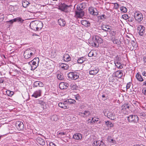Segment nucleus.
Wrapping results in <instances>:
<instances>
[{
	"instance_id": "obj_53",
	"label": "nucleus",
	"mask_w": 146,
	"mask_h": 146,
	"mask_svg": "<svg viewBox=\"0 0 146 146\" xmlns=\"http://www.w3.org/2000/svg\"><path fill=\"white\" fill-rule=\"evenodd\" d=\"M99 146H106V145L101 141L100 142V143Z\"/></svg>"
},
{
	"instance_id": "obj_61",
	"label": "nucleus",
	"mask_w": 146,
	"mask_h": 146,
	"mask_svg": "<svg viewBox=\"0 0 146 146\" xmlns=\"http://www.w3.org/2000/svg\"><path fill=\"white\" fill-rule=\"evenodd\" d=\"M88 123H93V121L92 120V119H89L88 120Z\"/></svg>"
},
{
	"instance_id": "obj_59",
	"label": "nucleus",
	"mask_w": 146,
	"mask_h": 146,
	"mask_svg": "<svg viewBox=\"0 0 146 146\" xmlns=\"http://www.w3.org/2000/svg\"><path fill=\"white\" fill-rule=\"evenodd\" d=\"M130 42V41L127 39L126 40L125 43H126L127 45H129Z\"/></svg>"
},
{
	"instance_id": "obj_1",
	"label": "nucleus",
	"mask_w": 146,
	"mask_h": 146,
	"mask_svg": "<svg viewBox=\"0 0 146 146\" xmlns=\"http://www.w3.org/2000/svg\"><path fill=\"white\" fill-rule=\"evenodd\" d=\"M89 44L94 47H98L99 46V44L103 42L102 38L98 36H94L92 39H90L89 41Z\"/></svg>"
},
{
	"instance_id": "obj_13",
	"label": "nucleus",
	"mask_w": 146,
	"mask_h": 146,
	"mask_svg": "<svg viewBox=\"0 0 146 146\" xmlns=\"http://www.w3.org/2000/svg\"><path fill=\"white\" fill-rule=\"evenodd\" d=\"M69 86V84L66 82H61L59 84V87L62 90L67 89Z\"/></svg>"
},
{
	"instance_id": "obj_57",
	"label": "nucleus",
	"mask_w": 146,
	"mask_h": 146,
	"mask_svg": "<svg viewBox=\"0 0 146 146\" xmlns=\"http://www.w3.org/2000/svg\"><path fill=\"white\" fill-rule=\"evenodd\" d=\"M88 56L89 57H92V56H93L94 54L92 52H91L88 54Z\"/></svg>"
},
{
	"instance_id": "obj_19",
	"label": "nucleus",
	"mask_w": 146,
	"mask_h": 146,
	"mask_svg": "<svg viewBox=\"0 0 146 146\" xmlns=\"http://www.w3.org/2000/svg\"><path fill=\"white\" fill-rule=\"evenodd\" d=\"M44 85L43 83L39 81H36L35 82L33 85V87H37L38 86L43 87Z\"/></svg>"
},
{
	"instance_id": "obj_23",
	"label": "nucleus",
	"mask_w": 146,
	"mask_h": 146,
	"mask_svg": "<svg viewBox=\"0 0 146 146\" xmlns=\"http://www.w3.org/2000/svg\"><path fill=\"white\" fill-rule=\"evenodd\" d=\"M60 67L64 70H67L68 69L69 66L68 64L65 63H61L60 65Z\"/></svg>"
},
{
	"instance_id": "obj_39",
	"label": "nucleus",
	"mask_w": 146,
	"mask_h": 146,
	"mask_svg": "<svg viewBox=\"0 0 146 146\" xmlns=\"http://www.w3.org/2000/svg\"><path fill=\"white\" fill-rule=\"evenodd\" d=\"M100 143V142L98 141L94 140L92 143V145L93 146H97Z\"/></svg>"
},
{
	"instance_id": "obj_41",
	"label": "nucleus",
	"mask_w": 146,
	"mask_h": 146,
	"mask_svg": "<svg viewBox=\"0 0 146 146\" xmlns=\"http://www.w3.org/2000/svg\"><path fill=\"white\" fill-rule=\"evenodd\" d=\"M64 57L65 59L66 60V61H69L71 59V58L70 57V56L68 55H65Z\"/></svg>"
},
{
	"instance_id": "obj_7",
	"label": "nucleus",
	"mask_w": 146,
	"mask_h": 146,
	"mask_svg": "<svg viewBox=\"0 0 146 146\" xmlns=\"http://www.w3.org/2000/svg\"><path fill=\"white\" fill-rule=\"evenodd\" d=\"M88 10L89 13L94 16H97L98 14V11L97 9L93 7H90L88 8Z\"/></svg>"
},
{
	"instance_id": "obj_45",
	"label": "nucleus",
	"mask_w": 146,
	"mask_h": 146,
	"mask_svg": "<svg viewBox=\"0 0 146 146\" xmlns=\"http://www.w3.org/2000/svg\"><path fill=\"white\" fill-rule=\"evenodd\" d=\"M76 100H79L80 99V96L78 94H77L74 96Z\"/></svg>"
},
{
	"instance_id": "obj_14",
	"label": "nucleus",
	"mask_w": 146,
	"mask_h": 146,
	"mask_svg": "<svg viewBox=\"0 0 146 146\" xmlns=\"http://www.w3.org/2000/svg\"><path fill=\"white\" fill-rule=\"evenodd\" d=\"M37 21H32L30 23V28L33 30L37 31Z\"/></svg>"
},
{
	"instance_id": "obj_15",
	"label": "nucleus",
	"mask_w": 146,
	"mask_h": 146,
	"mask_svg": "<svg viewBox=\"0 0 146 146\" xmlns=\"http://www.w3.org/2000/svg\"><path fill=\"white\" fill-rule=\"evenodd\" d=\"M98 71L99 69L96 67L94 68H91L89 71V73L91 75H95L98 72Z\"/></svg>"
},
{
	"instance_id": "obj_16",
	"label": "nucleus",
	"mask_w": 146,
	"mask_h": 146,
	"mask_svg": "<svg viewBox=\"0 0 146 146\" xmlns=\"http://www.w3.org/2000/svg\"><path fill=\"white\" fill-rule=\"evenodd\" d=\"M41 90H38L34 92L33 94L32 95V96L36 98H37L41 96Z\"/></svg>"
},
{
	"instance_id": "obj_58",
	"label": "nucleus",
	"mask_w": 146,
	"mask_h": 146,
	"mask_svg": "<svg viewBox=\"0 0 146 146\" xmlns=\"http://www.w3.org/2000/svg\"><path fill=\"white\" fill-rule=\"evenodd\" d=\"M142 92L143 94L146 95V88H144L142 90Z\"/></svg>"
},
{
	"instance_id": "obj_10",
	"label": "nucleus",
	"mask_w": 146,
	"mask_h": 146,
	"mask_svg": "<svg viewBox=\"0 0 146 146\" xmlns=\"http://www.w3.org/2000/svg\"><path fill=\"white\" fill-rule=\"evenodd\" d=\"M90 112L88 111L85 110L82 111V112H79V115L84 118L89 116L90 115Z\"/></svg>"
},
{
	"instance_id": "obj_37",
	"label": "nucleus",
	"mask_w": 146,
	"mask_h": 146,
	"mask_svg": "<svg viewBox=\"0 0 146 146\" xmlns=\"http://www.w3.org/2000/svg\"><path fill=\"white\" fill-rule=\"evenodd\" d=\"M116 74L119 77H121L123 75L122 71V70L117 71L116 72Z\"/></svg>"
},
{
	"instance_id": "obj_29",
	"label": "nucleus",
	"mask_w": 146,
	"mask_h": 146,
	"mask_svg": "<svg viewBox=\"0 0 146 146\" xmlns=\"http://www.w3.org/2000/svg\"><path fill=\"white\" fill-rule=\"evenodd\" d=\"M15 22L17 21L18 22H20V23H22L24 21V20L22 19V18L19 17H17L15 18Z\"/></svg>"
},
{
	"instance_id": "obj_28",
	"label": "nucleus",
	"mask_w": 146,
	"mask_h": 146,
	"mask_svg": "<svg viewBox=\"0 0 146 146\" xmlns=\"http://www.w3.org/2000/svg\"><path fill=\"white\" fill-rule=\"evenodd\" d=\"M66 103H67L68 105L69 104H74L76 102V101L74 100L69 99L66 100Z\"/></svg>"
},
{
	"instance_id": "obj_36",
	"label": "nucleus",
	"mask_w": 146,
	"mask_h": 146,
	"mask_svg": "<svg viewBox=\"0 0 146 146\" xmlns=\"http://www.w3.org/2000/svg\"><path fill=\"white\" fill-rule=\"evenodd\" d=\"M51 119L52 120L57 121L58 119V117L56 115H54L51 117Z\"/></svg>"
},
{
	"instance_id": "obj_44",
	"label": "nucleus",
	"mask_w": 146,
	"mask_h": 146,
	"mask_svg": "<svg viewBox=\"0 0 146 146\" xmlns=\"http://www.w3.org/2000/svg\"><path fill=\"white\" fill-rule=\"evenodd\" d=\"M122 17L125 20H127L129 18V16L127 14L123 15L122 16Z\"/></svg>"
},
{
	"instance_id": "obj_56",
	"label": "nucleus",
	"mask_w": 146,
	"mask_h": 146,
	"mask_svg": "<svg viewBox=\"0 0 146 146\" xmlns=\"http://www.w3.org/2000/svg\"><path fill=\"white\" fill-rule=\"evenodd\" d=\"M119 7V5L118 3H115V9H118Z\"/></svg>"
},
{
	"instance_id": "obj_52",
	"label": "nucleus",
	"mask_w": 146,
	"mask_h": 146,
	"mask_svg": "<svg viewBox=\"0 0 146 146\" xmlns=\"http://www.w3.org/2000/svg\"><path fill=\"white\" fill-rule=\"evenodd\" d=\"M102 100L105 101L107 99V97L106 96V95L105 94H103L102 96Z\"/></svg>"
},
{
	"instance_id": "obj_9",
	"label": "nucleus",
	"mask_w": 146,
	"mask_h": 146,
	"mask_svg": "<svg viewBox=\"0 0 146 146\" xmlns=\"http://www.w3.org/2000/svg\"><path fill=\"white\" fill-rule=\"evenodd\" d=\"M15 126L18 130H23L24 129V125L23 122L20 121H17L16 122Z\"/></svg>"
},
{
	"instance_id": "obj_17",
	"label": "nucleus",
	"mask_w": 146,
	"mask_h": 146,
	"mask_svg": "<svg viewBox=\"0 0 146 146\" xmlns=\"http://www.w3.org/2000/svg\"><path fill=\"white\" fill-rule=\"evenodd\" d=\"M29 64L31 65V70H34L38 66V64L35 62H34L33 60L31 61L29 63Z\"/></svg>"
},
{
	"instance_id": "obj_62",
	"label": "nucleus",
	"mask_w": 146,
	"mask_h": 146,
	"mask_svg": "<svg viewBox=\"0 0 146 146\" xmlns=\"http://www.w3.org/2000/svg\"><path fill=\"white\" fill-rule=\"evenodd\" d=\"M59 134L62 135L66 134V133L64 132H61L59 133Z\"/></svg>"
},
{
	"instance_id": "obj_12",
	"label": "nucleus",
	"mask_w": 146,
	"mask_h": 146,
	"mask_svg": "<svg viewBox=\"0 0 146 146\" xmlns=\"http://www.w3.org/2000/svg\"><path fill=\"white\" fill-rule=\"evenodd\" d=\"M58 106L60 108L66 109L69 107V106L68 105L67 103H66V100L64 101V102H59L58 104Z\"/></svg>"
},
{
	"instance_id": "obj_54",
	"label": "nucleus",
	"mask_w": 146,
	"mask_h": 146,
	"mask_svg": "<svg viewBox=\"0 0 146 146\" xmlns=\"http://www.w3.org/2000/svg\"><path fill=\"white\" fill-rule=\"evenodd\" d=\"M143 60L144 62V64L146 66V57L145 56L143 58Z\"/></svg>"
},
{
	"instance_id": "obj_21",
	"label": "nucleus",
	"mask_w": 146,
	"mask_h": 146,
	"mask_svg": "<svg viewBox=\"0 0 146 146\" xmlns=\"http://www.w3.org/2000/svg\"><path fill=\"white\" fill-rule=\"evenodd\" d=\"M110 26L105 25H103L101 26V29L106 32L108 31V30H110Z\"/></svg>"
},
{
	"instance_id": "obj_63",
	"label": "nucleus",
	"mask_w": 146,
	"mask_h": 146,
	"mask_svg": "<svg viewBox=\"0 0 146 146\" xmlns=\"http://www.w3.org/2000/svg\"><path fill=\"white\" fill-rule=\"evenodd\" d=\"M142 74L143 76H146V72L145 71L143 72Z\"/></svg>"
},
{
	"instance_id": "obj_6",
	"label": "nucleus",
	"mask_w": 146,
	"mask_h": 146,
	"mask_svg": "<svg viewBox=\"0 0 146 146\" xmlns=\"http://www.w3.org/2000/svg\"><path fill=\"white\" fill-rule=\"evenodd\" d=\"M127 119L130 122L137 123L138 121V117L136 115H130L127 117Z\"/></svg>"
},
{
	"instance_id": "obj_27",
	"label": "nucleus",
	"mask_w": 146,
	"mask_h": 146,
	"mask_svg": "<svg viewBox=\"0 0 146 146\" xmlns=\"http://www.w3.org/2000/svg\"><path fill=\"white\" fill-rule=\"evenodd\" d=\"M37 31H38L39 29H41L42 27V23L41 21H37Z\"/></svg>"
},
{
	"instance_id": "obj_43",
	"label": "nucleus",
	"mask_w": 146,
	"mask_h": 146,
	"mask_svg": "<svg viewBox=\"0 0 146 146\" xmlns=\"http://www.w3.org/2000/svg\"><path fill=\"white\" fill-rule=\"evenodd\" d=\"M120 10L121 11L124 13H126L127 11V9L125 7H121Z\"/></svg>"
},
{
	"instance_id": "obj_30",
	"label": "nucleus",
	"mask_w": 146,
	"mask_h": 146,
	"mask_svg": "<svg viewBox=\"0 0 146 146\" xmlns=\"http://www.w3.org/2000/svg\"><path fill=\"white\" fill-rule=\"evenodd\" d=\"M105 124L108 127H112L113 125L110 121H105Z\"/></svg>"
},
{
	"instance_id": "obj_42",
	"label": "nucleus",
	"mask_w": 146,
	"mask_h": 146,
	"mask_svg": "<svg viewBox=\"0 0 146 146\" xmlns=\"http://www.w3.org/2000/svg\"><path fill=\"white\" fill-rule=\"evenodd\" d=\"M32 60L34 62H35V63H36L37 64H38H38L39 62V58H34Z\"/></svg>"
},
{
	"instance_id": "obj_2",
	"label": "nucleus",
	"mask_w": 146,
	"mask_h": 146,
	"mask_svg": "<svg viewBox=\"0 0 146 146\" xmlns=\"http://www.w3.org/2000/svg\"><path fill=\"white\" fill-rule=\"evenodd\" d=\"M36 50L34 48H28L24 53V56L25 59H28L35 54Z\"/></svg>"
},
{
	"instance_id": "obj_18",
	"label": "nucleus",
	"mask_w": 146,
	"mask_h": 146,
	"mask_svg": "<svg viewBox=\"0 0 146 146\" xmlns=\"http://www.w3.org/2000/svg\"><path fill=\"white\" fill-rule=\"evenodd\" d=\"M73 138L75 139L81 140L82 138V135L79 133H76L73 135Z\"/></svg>"
},
{
	"instance_id": "obj_47",
	"label": "nucleus",
	"mask_w": 146,
	"mask_h": 146,
	"mask_svg": "<svg viewBox=\"0 0 146 146\" xmlns=\"http://www.w3.org/2000/svg\"><path fill=\"white\" fill-rule=\"evenodd\" d=\"M14 20H15V19H13L11 20H9V21H7V22L9 23L10 24H12L13 23V22H15V21H15Z\"/></svg>"
},
{
	"instance_id": "obj_49",
	"label": "nucleus",
	"mask_w": 146,
	"mask_h": 146,
	"mask_svg": "<svg viewBox=\"0 0 146 146\" xmlns=\"http://www.w3.org/2000/svg\"><path fill=\"white\" fill-rule=\"evenodd\" d=\"M128 19V21H129V22H133L134 20V18L133 17L131 18L129 17V18Z\"/></svg>"
},
{
	"instance_id": "obj_34",
	"label": "nucleus",
	"mask_w": 146,
	"mask_h": 146,
	"mask_svg": "<svg viewBox=\"0 0 146 146\" xmlns=\"http://www.w3.org/2000/svg\"><path fill=\"white\" fill-rule=\"evenodd\" d=\"M85 58L83 57L80 58L77 60L78 63L82 64L85 61Z\"/></svg>"
},
{
	"instance_id": "obj_48",
	"label": "nucleus",
	"mask_w": 146,
	"mask_h": 146,
	"mask_svg": "<svg viewBox=\"0 0 146 146\" xmlns=\"http://www.w3.org/2000/svg\"><path fill=\"white\" fill-rule=\"evenodd\" d=\"M131 42L132 45L133 47H135L136 46V42H135L134 40H132Z\"/></svg>"
},
{
	"instance_id": "obj_25",
	"label": "nucleus",
	"mask_w": 146,
	"mask_h": 146,
	"mask_svg": "<svg viewBox=\"0 0 146 146\" xmlns=\"http://www.w3.org/2000/svg\"><path fill=\"white\" fill-rule=\"evenodd\" d=\"M82 24L85 27H88L90 25L88 21L86 20H82L81 21Z\"/></svg>"
},
{
	"instance_id": "obj_31",
	"label": "nucleus",
	"mask_w": 146,
	"mask_h": 146,
	"mask_svg": "<svg viewBox=\"0 0 146 146\" xmlns=\"http://www.w3.org/2000/svg\"><path fill=\"white\" fill-rule=\"evenodd\" d=\"M6 92L7 95L8 96L10 97L12 96L14 94V92H13L10 91L9 90H7L6 91Z\"/></svg>"
},
{
	"instance_id": "obj_33",
	"label": "nucleus",
	"mask_w": 146,
	"mask_h": 146,
	"mask_svg": "<svg viewBox=\"0 0 146 146\" xmlns=\"http://www.w3.org/2000/svg\"><path fill=\"white\" fill-rule=\"evenodd\" d=\"M22 3L23 6L25 8L27 7L28 5L30 4L29 2L27 1H23Z\"/></svg>"
},
{
	"instance_id": "obj_22",
	"label": "nucleus",
	"mask_w": 146,
	"mask_h": 146,
	"mask_svg": "<svg viewBox=\"0 0 146 146\" xmlns=\"http://www.w3.org/2000/svg\"><path fill=\"white\" fill-rule=\"evenodd\" d=\"M58 23L62 27L64 26L66 24V22L63 19H58Z\"/></svg>"
},
{
	"instance_id": "obj_4",
	"label": "nucleus",
	"mask_w": 146,
	"mask_h": 146,
	"mask_svg": "<svg viewBox=\"0 0 146 146\" xmlns=\"http://www.w3.org/2000/svg\"><path fill=\"white\" fill-rule=\"evenodd\" d=\"M68 76L69 79L76 80L79 78V74L76 72H70L68 74Z\"/></svg>"
},
{
	"instance_id": "obj_11",
	"label": "nucleus",
	"mask_w": 146,
	"mask_h": 146,
	"mask_svg": "<svg viewBox=\"0 0 146 146\" xmlns=\"http://www.w3.org/2000/svg\"><path fill=\"white\" fill-rule=\"evenodd\" d=\"M137 30L139 31V35L141 36H143L145 32L144 27L142 25H139L137 27Z\"/></svg>"
},
{
	"instance_id": "obj_64",
	"label": "nucleus",
	"mask_w": 146,
	"mask_h": 146,
	"mask_svg": "<svg viewBox=\"0 0 146 146\" xmlns=\"http://www.w3.org/2000/svg\"><path fill=\"white\" fill-rule=\"evenodd\" d=\"M4 81V80L1 78H0V84L2 83Z\"/></svg>"
},
{
	"instance_id": "obj_38",
	"label": "nucleus",
	"mask_w": 146,
	"mask_h": 146,
	"mask_svg": "<svg viewBox=\"0 0 146 146\" xmlns=\"http://www.w3.org/2000/svg\"><path fill=\"white\" fill-rule=\"evenodd\" d=\"M112 40L113 43L116 44H119V40L116 38H114L113 39H112Z\"/></svg>"
},
{
	"instance_id": "obj_50",
	"label": "nucleus",
	"mask_w": 146,
	"mask_h": 146,
	"mask_svg": "<svg viewBox=\"0 0 146 146\" xmlns=\"http://www.w3.org/2000/svg\"><path fill=\"white\" fill-rule=\"evenodd\" d=\"M131 85V83L130 82L128 83L126 86V89H129Z\"/></svg>"
},
{
	"instance_id": "obj_5",
	"label": "nucleus",
	"mask_w": 146,
	"mask_h": 146,
	"mask_svg": "<svg viewBox=\"0 0 146 146\" xmlns=\"http://www.w3.org/2000/svg\"><path fill=\"white\" fill-rule=\"evenodd\" d=\"M104 114L105 116H107L110 119L114 120L116 119L115 114L111 111H107L104 112Z\"/></svg>"
},
{
	"instance_id": "obj_55",
	"label": "nucleus",
	"mask_w": 146,
	"mask_h": 146,
	"mask_svg": "<svg viewBox=\"0 0 146 146\" xmlns=\"http://www.w3.org/2000/svg\"><path fill=\"white\" fill-rule=\"evenodd\" d=\"M77 88V86L76 85H73L71 88L72 90H76Z\"/></svg>"
},
{
	"instance_id": "obj_3",
	"label": "nucleus",
	"mask_w": 146,
	"mask_h": 146,
	"mask_svg": "<svg viewBox=\"0 0 146 146\" xmlns=\"http://www.w3.org/2000/svg\"><path fill=\"white\" fill-rule=\"evenodd\" d=\"M77 10L75 11V16L78 18H81L84 16V12L80 7H77Z\"/></svg>"
},
{
	"instance_id": "obj_40",
	"label": "nucleus",
	"mask_w": 146,
	"mask_h": 146,
	"mask_svg": "<svg viewBox=\"0 0 146 146\" xmlns=\"http://www.w3.org/2000/svg\"><path fill=\"white\" fill-rule=\"evenodd\" d=\"M122 109L123 110L124 109L127 110V109H129V107L128 104H124L122 106Z\"/></svg>"
},
{
	"instance_id": "obj_46",
	"label": "nucleus",
	"mask_w": 146,
	"mask_h": 146,
	"mask_svg": "<svg viewBox=\"0 0 146 146\" xmlns=\"http://www.w3.org/2000/svg\"><path fill=\"white\" fill-rule=\"evenodd\" d=\"M110 34L113 36H114L116 34V31H111Z\"/></svg>"
},
{
	"instance_id": "obj_35",
	"label": "nucleus",
	"mask_w": 146,
	"mask_h": 146,
	"mask_svg": "<svg viewBox=\"0 0 146 146\" xmlns=\"http://www.w3.org/2000/svg\"><path fill=\"white\" fill-rule=\"evenodd\" d=\"M57 78L60 80H62L64 78L63 75L61 73L58 74L57 75Z\"/></svg>"
},
{
	"instance_id": "obj_32",
	"label": "nucleus",
	"mask_w": 146,
	"mask_h": 146,
	"mask_svg": "<svg viewBox=\"0 0 146 146\" xmlns=\"http://www.w3.org/2000/svg\"><path fill=\"white\" fill-rule=\"evenodd\" d=\"M108 140L109 142L111 143L112 144H114L116 143V141L115 140L111 138V137H108Z\"/></svg>"
},
{
	"instance_id": "obj_60",
	"label": "nucleus",
	"mask_w": 146,
	"mask_h": 146,
	"mask_svg": "<svg viewBox=\"0 0 146 146\" xmlns=\"http://www.w3.org/2000/svg\"><path fill=\"white\" fill-rule=\"evenodd\" d=\"M92 120L93 121V123H94L95 121L97 122L98 121V120H96V119H94L93 118H92Z\"/></svg>"
},
{
	"instance_id": "obj_51",
	"label": "nucleus",
	"mask_w": 146,
	"mask_h": 146,
	"mask_svg": "<svg viewBox=\"0 0 146 146\" xmlns=\"http://www.w3.org/2000/svg\"><path fill=\"white\" fill-rule=\"evenodd\" d=\"M106 17L105 15H101L100 17V19L102 20H104L106 18Z\"/></svg>"
},
{
	"instance_id": "obj_20",
	"label": "nucleus",
	"mask_w": 146,
	"mask_h": 146,
	"mask_svg": "<svg viewBox=\"0 0 146 146\" xmlns=\"http://www.w3.org/2000/svg\"><path fill=\"white\" fill-rule=\"evenodd\" d=\"M37 142L40 145H43L45 144L44 140L40 137H38L36 139Z\"/></svg>"
},
{
	"instance_id": "obj_26",
	"label": "nucleus",
	"mask_w": 146,
	"mask_h": 146,
	"mask_svg": "<svg viewBox=\"0 0 146 146\" xmlns=\"http://www.w3.org/2000/svg\"><path fill=\"white\" fill-rule=\"evenodd\" d=\"M136 77L137 80L140 82H142L143 80L142 76L138 73L136 75Z\"/></svg>"
},
{
	"instance_id": "obj_8",
	"label": "nucleus",
	"mask_w": 146,
	"mask_h": 146,
	"mask_svg": "<svg viewBox=\"0 0 146 146\" xmlns=\"http://www.w3.org/2000/svg\"><path fill=\"white\" fill-rule=\"evenodd\" d=\"M135 20L138 22H140L143 19V15L140 12H136L134 14Z\"/></svg>"
},
{
	"instance_id": "obj_24",
	"label": "nucleus",
	"mask_w": 146,
	"mask_h": 146,
	"mask_svg": "<svg viewBox=\"0 0 146 146\" xmlns=\"http://www.w3.org/2000/svg\"><path fill=\"white\" fill-rule=\"evenodd\" d=\"M71 5H68L65 4H62L60 6L62 7V11H64L65 9H67Z\"/></svg>"
}]
</instances>
